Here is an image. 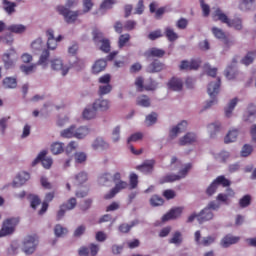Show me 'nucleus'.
<instances>
[{
    "label": "nucleus",
    "mask_w": 256,
    "mask_h": 256,
    "mask_svg": "<svg viewBox=\"0 0 256 256\" xmlns=\"http://www.w3.org/2000/svg\"><path fill=\"white\" fill-rule=\"evenodd\" d=\"M213 19L214 21H221V23H225L228 27H233L236 31H241L243 29V21L241 18H234L231 20L219 8L215 10Z\"/></svg>",
    "instance_id": "f257e3e1"
},
{
    "label": "nucleus",
    "mask_w": 256,
    "mask_h": 256,
    "mask_svg": "<svg viewBox=\"0 0 256 256\" xmlns=\"http://www.w3.org/2000/svg\"><path fill=\"white\" fill-rule=\"evenodd\" d=\"M193 165L191 163H188L184 166L183 169L179 171V174H168L160 179L161 185L163 183H173L175 181H181V179H185L187 177V173L191 171Z\"/></svg>",
    "instance_id": "f03ea898"
},
{
    "label": "nucleus",
    "mask_w": 256,
    "mask_h": 256,
    "mask_svg": "<svg viewBox=\"0 0 256 256\" xmlns=\"http://www.w3.org/2000/svg\"><path fill=\"white\" fill-rule=\"evenodd\" d=\"M19 225V218H7L2 223V228L0 229V238L7 237L8 235H13L15 233V227Z\"/></svg>",
    "instance_id": "7ed1b4c3"
},
{
    "label": "nucleus",
    "mask_w": 256,
    "mask_h": 256,
    "mask_svg": "<svg viewBox=\"0 0 256 256\" xmlns=\"http://www.w3.org/2000/svg\"><path fill=\"white\" fill-rule=\"evenodd\" d=\"M39 245V238L37 235H29L24 238L22 251L25 255H32L35 253L37 246Z\"/></svg>",
    "instance_id": "20e7f679"
},
{
    "label": "nucleus",
    "mask_w": 256,
    "mask_h": 256,
    "mask_svg": "<svg viewBox=\"0 0 256 256\" xmlns=\"http://www.w3.org/2000/svg\"><path fill=\"white\" fill-rule=\"evenodd\" d=\"M94 43H101L100 51L109 53L111 51V41L103 36V32L95 29L92 32Z\"/></svg>",
    "instance_id": "39448f33"
},
{
    "label": "nucleus",
    "mask_w": 256,
    "mask_h": 256,
    "mask_svg": "<svg viewBox=\"0 0 256 256\" xmlns=\"http://www.w3.org/2000/svg\"><path fill=\"white\" fill-rule=\"evenodd\" d=\"M221 88V78H217V81L215 83L211 82L208 84V95L211 97L212 100L208 101L204 109H209L211 105L214 103H217V95H219V89Z\"/></svg>",
    "instance_id": "423d86ee"
},
{
    "label": "nucleus",
    "mask_w": 256,
    "mask_h": 256,
    "mask_svg": "<svg viewBox=\"0 0 256 256\" xmlns=\"http://www.w3.org/2000/svg\"><path fill=\"white\" fill-rule=\"evenodd\" d=\"M76 207H77V198L71 197L70 199H68L67 202L60 205V208L56 215L57 221H61V219L65 217V213H67V211H73V209H75Z\"/></svg>",
    "instance_id": "0eeeda50"
},
{
    "label": "nucleus",
    "mask_w": 256,
    "mask_h": 256,
    "mask_svg": "<svg viewBox=\"0 0 256 256\" xmlns=\"http://www.w3.org/2000/svg\"><path fill=\"white\" fill-rule=\"evenodd\" d=\"M57 11L60 15L64 16V20L68 24L75 23L77 17H79L81 15V12L71 11V10H69V8H67L65 6H58Z\"/></svg>",
    "instance_id": "6e6552de"
},
{
    "label": "nucleus",
    "mask_w": 256,
    "mask_h": 256,
    "mask_svg": "<svg viewBox=\"0 0 256 256\" xmlns=\"http://www.w3.org/2000/svg\"><path fill=\"white\" fill-rule=\"evenodd\" d=\"M115 186L104 196V199L109 200L113 199L117 193H121L124 189L129 187V183L127 181L120 180L119 182H114Z\"/></svg>",
    "instance_id": "1a4fd4ad"
},
{
    "label": "nucleus",
    "mask_w": 256,
    "mask_h": 256,
    "mask_svg": "<svg viewBox=\"0 0 256 256\" xmlns=\"http://www.w3.org/2000/svg\"><path fill=\"white\" fill-rule=\"evenodd\" d=\"M39 161H41L44 169H51V165H53V159L47 157L46 150H43L38 154L37 158L32 162L33 167H35Z\"/></svg>",
    "instance_id": "9d476101"
},
{
    "label": "nucleus",
    "mask_w": 256,
    "mask_h": 256,
    "mask_svg": "<svg viewBox=\"0 0 256 256\" xmlns=\"http://www.w3.org/2000/svg\"><path fill=\"white\" fill-rule=\"evenodd\" d=\"M46 37H48L47 47L51 51H55V49H57V43H59V41L63 40V36H61V35H59L57 38H55L53 29H48L46 31Z\"/></svg>",
    "instance_id": "9b49d317"
},
{
    "label": "nucleus",
    "mask_w": 256,
    "mask_h": 256,
    "mask_svg": "<svg viewBox=\"0 0 256 256\" xmlns=\"http://www.w3.org/2000/svg\"><path fill=\"white\" fill-rule=\"evenodd\" d=\"M194 241L198 245H202L203 247H209V245H213V243H215V237L207 236L201 240V231L197 230L194 233Z\"/></svg>",
    "instance_id": "f8f14e48"
},
{
    "label": "nucleus",
    "mask_w": 256,
    "mask_h": 256,
    "mask_svg": "<svg viewBox=\"0 0 256 256\" xmlns=\"http://www.w3.org/2000/svg\"><path fill=\"white\" fill-rule=\"evenodd\" d=\"M136 169L144 175H151V173H153V170L155 169V160H146L141 165H138Z\"/></svg>",
    "instance_id": "ddd939ff"
},
{
    "label": "nucleus",
    "mask_w": 256,
    "mask_h": 256,
    "mask_svg": "<svg viewBox=\"0 0 256 256\" xmlns=\"http://www.w3.org/2000/svg\"><path fill=\"white\" fill-rule=\"evenodd\" d=\"M51 68L53 71H61L64 77L69 73V67L64 66L63 60L59 58L51 60Z\"/></svg>",
    "instance_id": "4468645a"
},
{
    "label": "nucleus",
    "mask_w": 256,
    "mask_h": 256,
    "mask_svg": "<svg viewBox=\"0 0 256 256\" xmlns=\"http://www.w3.org/2000/svg\"><path fill=\"white\" fill-rule=\"evenodd\" d=\"M144 57H146V59H151V57H157L158 59H161L165 57V50L157 47H152L144 52Z\"/></svg>",
    "instance_id": "2eb2a0df"
},
{
    "label": "nucleus",
    "mask_w": 256,
    "mask_h": 256,
    "mask_svg": "<svg viewBox=\"0 0 256 256\" xmlns=\"http://www.w3.org/2000/svg\"><path fill=\"white\" fill-rule=\"evenodd\" d=\"M241 240V237L239 236H233L231 234H227L224 236L220 242L221 247H224V249H227V247H231V245H235L236 243H239Z\"/></svg>",
    "instance_id": "dca6fc26"
},
{
    "label": "nucleus",
    "mask_w": 256,
    "mask_h": 256,
    "mask_svg": "<svg viewBox=\"0 0 256 256\" xmlns=\"http://www.w3.org/2000/svg\"><path fill=\"white\" fill-rule=\"evenodd\" d=\"M212 33L214 37H216V39H222L223 41H225V45H227V47H231V45H235V42L233 40L227 39V35H225V32H223L222 29L213 27Z\"/></svg>",
    "instance_id": "f3484780"
},
{
    "label": "nucleus",
    "mask_w": 256,
    "mask_h": 256,
    "mask_svg": "<svg viewBox=\"0 0 256 256\" xmlns=\"http://www.w3.org/2000/svg\"><path fill=\"white\" fill-rule=\"evenodd\" d=\"M163 69H165V64L157 59L146 67L147 73H160Z\"/></svg>",
    "instance_id": "a211bd4d"
},
{
    "label": "nucleus",
    "mask_w": 256,
    "mask_h": 256,
    "mask_svg": "<svg viewBox=\"0 0 256 256\" xmlns=\"http://www.w3.org/2000/svg\"><path fill=\"white\" fill-rule=\"evenodd\" d=\"M181 213H183V208L181 207L173 208L162 217V221L165 223V221H171V219H177L178 217H181Z\"/></svg>",
    "instance_id": "6ab92c4d"
},
{
    "label": "nucleus",
    "mask_w": 256,
    "mask_h": 256,
    "mask_svg": "<svg viewBox=\"0 0 256 256\" xmlns=\"http://www.w3.org/2000/svg\"><path fill=\"white\" fill-rule=\"evenodd\" d=\"M145 83V80L143 79V77H137L135 80V85L137 88V91H143L145 89V91H155V89L157 88L154 84L151 85H146L144 86L143 84Z\"/></svg>",
    "instance_id": "aec40b11"
},
{
    "label": "nucleus",
    "mask_w": 256,
    "mask_h": 256,
    "mask_svg": "<svg viewBox=\"0 0 256 256\" xmlns=\"http://www.w3.org/2000/svg\"><path fill=\"white\" fill-rule=\"evenodd\" d=\"M184 131H187V121H185V120H183L176 127L171 129V131H170L171 139H175V137H177V135H179V133H184Z\"/></svg>",
    "instance_id": "412c9836"
},
{
    "label": "nucleus",
    "mask_w": 256,
    "mask_h": 256,
    "mask_svg": "<svg viewBox=\"0 0 256 256\" xmlns=\"http://www.w3.org/2000/svg\"><path fill=\"white\" fill-rule=\"evenodd\" d=\"M107 67V60L105 59H98L92 66V73L94 75H99L102 73L104 69Z\"/></svg>",
    "instance_id": "4be33fe9"
},
{
    "label": "nucleus",
    "mask_w": 256,
    "mask_h": 256,
    "mask_svg": "<svg viewBox=\"0 0 256 256\" xmlns=\"http://www.w3.org/2000/svg\"><path fill=\"white\" fill-rule=\"evenodd\" d=\"M213 219V212L209 208L203 209L199 214H198V222L205 223V221H211Z\"/></svg>",
    "instance_id": "5701e85b"
},
{
    "label": "nucleus",
    "mask_w": 256,
    "mask_h": 256,
    "mask_svg": "<svg viewBox=\"0 0 256 256\" xmlns=\"http://www.w3.org/2000/svg\"><path fill=\"white\" fill-rule=\"evenodd\" d=\"M195 141H197V135H195V133L189 132L184 137L180 138L179 145H191V143H195Z\"/></svg>",
    "instance_id": "b1692460"
},
{
    "label": "nucleus",
    "mask_w": 256,
    "mask_h": 256,
    "mask_svg": "<svg viewBox=\"0 0 256 256\" xmlns=\"http://www.w3.org/2000/svg\"><path fill=\"white\" fill-rule=\"evenodd\" d=\"M2 7L5 13H7L8 15H13V13H15L17 3L11 2L9 0H2Z\"/></svg>",
    "instance_id": "393cba45"
},
{
    "label": "nucleus",
    "mask_w": 256,
    "mask_h": 256,
    "mask_svg": "<svg viewBox=\"0 0 256 256\" xmlns=\"http://www.w3.org/2000/svg\"><path fill=\"white\" fill-rule=\"evenodd\" d=\"M93 107L96 111H107L110 107L109 100L98 99L93 103Z\"/></svg>",
    "instance_id": "a878e982"
},
{
    "label": "nucleus",
    "mask_w": 256,
    "mask_h": 256,
    "mask_svg": "<svg viewBox=\"0 0 256 256\" xmlns=\"http://www.w3.org/2000/svg\"><path fill=\"white\" fill-rule=\"evenodd\" d=\"M150 13H155L156 19H161V16L165 14L166 8L161 7L157 9V4L156 2H152L149 5Z\"/></svg>",
    "instance_id": "bb28decb"
},
{
    "label": "nucleus",
    "mask_w": 256,
    "mask_h": 256,
    "mask_svg": "<svg viewBox=\"0 0 256 256\" xmlns=\"http://www.w3.org/2000/svg\"><path fill=\"white\" fill-rule=\"evenodd\" d=\"M168 87L172 91H181V89H183V81H181L179 78H172L168 82Z\"/></svg>",
    "instance_id": "cd10ccee"
},
{
    "label": "nucleus",
    "mask_w": 256,
    "mask_h": 256,
    "mask_svg": "<svg viewBox=\"0 0 256 256\" xmlns=\"http://www.w3.org/2000/svg\"><path fill=\"white\" fill-rule=\"evenodd\" d=\"M256 109H255V106H254V109H253V105H250L248 107V111L246 112V115H244V121L246 123H253L256 119Z\"/></svg>",
    "instance_id": "c85d7f7f"
},
{
    "label": "nucleus",
    "mask_w": 256,
    "mask_h": 256,
    "mask_svg": "<svg viewBox=\"0 0 256 256\" xmlns=\"http://www.w3.org/2000/svg\"><path fill=\"white\" fill-rule=\"evenodd\" d=\"M50 151L53 155H61V153L65 151V144L61 142H54L50 147Z\"/></svg>",
    "instance_id": "c756f323"
},
{
    "label": "nucleus",
    "mask_w": 256,
    "mask_h": 256,
    "mask_svg": "<svg viewBox=\"0 0 256 256\" xmlns=\"http://www.w3.org/2000/svg\"><path fill=\"white\" fill-rule=\"evenodd\" d=\"M74 133L76 139H84V137L89 135V128H87V126H82L80 128L74 126Z\"/></svg>",
    "instance_id": "7c9ffc66"
},
{
    "label": "nucleus",
    "mask_w": 256,
    "mask_h": 256,
    "mask_svg": "<svg viewBox=\"0 0 256 256\" xmlns=\"http://www.w3.org/2000/svg\"><path fill=\"white\" fill-rule=\"evenodd\" d=\"M12 54L6 53L2 56L5 69H13L15 67V60L11 58Z\"/></svg>",
    "instance_id": "2f4dec72"
},
{
    "label": "nucleus",
    "mask_w": 256,
    "mask_h": 256,
    "mask_svg": "<svg viewBox=\"0 0 256 256\" xmlns=\"http://www.w3.org/2000/svg\"><path fill=\"white\" fill-rule=\"evenodd\" d=\"M256 53L253 51L248 52L240 61L242 65L249 67L255 61Z\"/></svg>",
    "instance_id": "473e14b6"
},
{
    "label": "nucleus",
    "mask_w": 256,
    "mask_h": 256,
    "mask_svg": "<svg viewBox=\"0 0 256 256\" xmlns=\"http://www.w3.org/2000/svg\"><path fill=\"white\" fill-rule=\"evenodd\" d=\"M237 103H239L238 98H234L228 103L227 107L224 109L226 117H231L235 107H237Z\"/></svg>",
    "instance_id": "72a5a7b5"
},
{
    "label": "nucleus",
    "mask_w": 256,
    "mask_h": 256,
    "mask_svg": "<svg viewBox=\"0 0 256 256\" xmlns=\"http://www.w3.org/2000/svg\"><path fill=\"white\" fill-rule=\"evenodd\" d=\"M63 139H73L75 137V125L70 126L60 132Z\"/></svg>",
    "instance_id": "f704fd0d"
},
{
    "label": "nucleus",
    "mask_w": 256,
    "mask_h": 256,
    "mask_svg": "<svg viewBox=\"0 0 256 256\" xmlns=\"http://www.w3.org/2000/svg\"><path fill=\"white\" fill-rule=\"evenodd\" d=\"M97 115V110L94 106L85 108L82 117L87 120L95 119V116Z\"/></svg>",
    "instance_id": "c9c22d12"
},
{
    "label": "nucleus",
    "mask_w": 256,
    "mask_h": 256,
    "mask_svg": "<svg viewBox=\"0 0 256 256\" xmlns=\"http://www.w3.org/2000/svg\"><path fill=\"white\" fill-rule=\"evenodd\" d=\"M44 47H45V44H43V39L41 38H37L31 44L33 53H39L43 51Z\"/></svg>",
    "instance_id": "e433bc0d"
},
{
    "label": "nucleus",
    "mask_w": 256,
    "mask_h": 256,
    "mask_svg": "<svg viewBox=\"0 0 256 256\" xmlns=\"http://www.w3.org/2000/svg\"><path fill=\"white\" fill-rule=\"evenodd\" d=\"M131 41V34L125 33V34H120L118 38V47L119 49H123V47H127V43Z\"/></svg>",
    "instance_id": "4c0bfd02"
},
{
    "label": "nucleus",
    "mask_w": 256,
    "mask_h": 256,
    "mask_svg": "<svg viewBox=\"0 0 256 256\" xmlns=\"http://www.w3.org/2000/svg\"><path fill=\"white\" fill-rule=\"evenodd\" d=\"M138 223L139 221L134 220L130 224H127V223L120 224L118 227V230L120 231V233H129V231H131V229H133V227H135V225H137Z\"/></svg>",
    "instance_id": "58836bf2"
},
{
    "label": "nucleus",
    "mask_w": 256,
    "mask_h": 256,
    "mask_svg": "<svg viewBox=\"0 0 256 256\" xmlns=\"http://www.w3.org/2000/svg\"><path fill=\"white\" fill-rule=\"evenodd\" d=\"M237 137H239V130H237V129L231 130L226 135L224 142L225 143H235V141H237Z\"/></svg>",
    "instance_id": "ea45409f"
},
{
    "label": "nucleus",
    "mask_w": 256,
    "mask_h": 256,
    "mask_svg": "<svg viewBox=\"0 0 256 256\" xmlns=\"http://www.w3.org/2000/svg\"><path fill=\"white\" fill-rule=\"evenodd\" d=\"M92 148L97 149H109V144L103 141V138H96L92 143Z\"/></svg>",
    "instance_id": "a19ab883"
},
{
    "label": "nucleus",
    "mask_w": 256,
    "mask_h": 256,
    "mask_svg": "<svg viewBox=\"0 0 256 256\" xmlns=\"http://www.w3.org/2000/svg\"><path fill=\"white\" fill-rule=\"evenodd\" d=\"M28 201H30V206L32 209H37V207H39V205H41V198H39V196L34 195V194H29L27 196Z\"/></svg>",
    "instance_id": "79ce46f5"
},
{
    "label": "nucleus",
    "mask_w": 256,
    "mask_h": 256,
    "mask_svg": "<svg viewBox=\"0 0 256 256\" xmlns=\"http://www.w3.org/2000/svg\"><path fill=\"white\" fill-rule=\"evenodd\" d=\"M164 33L165 37L170 42L177 41V39H179V36L177 35V33H175V30H173V28L171 27H166Z\"/></svg>",
    "instance_id": "37998d69"
},
{
    "label": "nucleus",
    "mask_w": 256,
    "mask_h": 256,
    "mask_svg": "<svg viewBox=\"0 0 256 256\" xmlns=\"http://www.w3.org/2000/svg\"><path fill=\"white\" fill-rule=\"evenodd\" d=\"M136 104L139 105V107H151V99H149L147 95H142L137 98Z\"/></svg>",
    "instance_id": "c03bdc74"
},
{
    "label": "nucleus",
    "mask_w": 256,
    "mask_h": 256,
    "mask_svg": "<svg viewBox=\"0 0 256 256\" xmlns=\"http://www.w3.org/2000/svg\"><path fill=\"white\" fill-rule=\"evenodd\" d=\"M3 85L6 87V89H15L17 87V78L6 77L3 80Z\"/></svg>",
    "instance_id": "a18cd8bd"
},
{
    "label": "nucleus",
    "mask_w": 256,
    "mask_h": 256,
    "mask_svg": "<svg viewBox=\"0 0 256 256\" xmlns=\"http://www.w3.org/2000/svg\"><path fill=\"white\" fill-rule=\"evenodd\" d=\"M214 181L218 187L219 185L222 187H231V180L227 179L224 175L218 176Z\"/></svg>",
    "instance_id": "49530a36"
},
{
    "label": "nucleus",
    "mask_w": 256,
    "mask_h": 256,
    "mask_svg": "<svg viewBox=\"0 0 256 256\" xmlns=\"http://www.w3.org/2000/svg\"><path fill=\"white\" fill-rule=\"evenodd\" d=\"M7 29L8 31H10V33L20 34V33H25V30L27 28L22 24H13V25H10Z\"/></svg>",
    "instance_id": "de8ad7c7"
},
{
    "label": "nucleus",
    "mask_w": 256,
    "mask_h": 256,
    "mask_svg": "<svg viewBox=\"0 0 256 256\" xmlns=\"http://www.w3.org/2000/svg\"><path fill=\"white\" fill-rule=\"evenodd\" d=\"M221 131V123L215 122L208 125V132L210 133V137H213L215 133H219Z\"/></svg>",
    "instance_id": "09e8293b"
},
{
    "label": "nucleus",
    "mask_w": 256,
    "mask_h": 256,
    "mask_svg": "<svg viewBox=\"0 0 256 256\" xmlns=\"http://www.w3.org/2000/svg\"><path fill=\"white\" fill-rule=\"evenodd\" d=\"M30 177L31 176L29 175V173L21 172L16 177V183H18L19 185H25V182L29 181Z\"/></svg>",
    "instance_id": "8fccbe9b"
},
{
    "label": "nucleus",
    "mask_w": 256,
    "mask_h": 256,
    "mask_svg": "<svg viewBox=\"0 0 256 256\" xmlns=\"http://www.w3.org/2000/svg\"><path fill=\"white\" fill-rule=\"evenodd\" d=\"M251 205V196L249 194L244 195L240 200H239V207L241 209H245Z\"/></svg>",
    "instance_id": "3c124183"
},
{
    "label": "nucleus",
    "mask_w": 256,
    "mask_h": 256,
    "mask_svg": "<svg viewBox=\"0 0 256 256\" xmlns=\"http://www.w3.org/2000/svg\"><path fill=\"white\" fill-rule=\"evenodd\" d=\"M129 185L130 189H137V186L139 185V176L135 173H131L129 177Z\"/></svg>",
    "instance_id": "603ef678"
},
{
    "label": "nucleus",
    "mask_w": 256,
    "mask_h": 256,
    "mask_svg": "<svg viewBox=\"0 0 256 256\" xmlns=\"http://www.w3.org/2000/svg\"><path fill=\"white\" fill-rule=\"evenodd\" d=\"M169 243L173 244V245H181V243H183V238L181 237V232L176 231L172 238L169 240Z\"/></svg>",
    "instance_id": "864d4df0"
},
{
    "label": "nucleus",
    "mask_w": 256,
    "mask_h": 256,
    "mask_svg": "<svg viewBox=\"0 0 256 256\" xmlns=\"http://www.w3.org/2000/svg\"><path fill=\"white\" fill-rule=\"evenodd\" d=\"M163 203H165V201L163 200V198H161V196L153 195L150 198V204L152 205V207H159L163 205Z\"/></svg>",
    "instance_id": "5fc2aeb1"
},
{
    "label": "nucleus",
    "mask_w": 256,
    "mask_h": 256,
    "mask_svg": "<svg viewBox=\"0 0 256 256\" xmlns=\"http://www.w3.org/2000/svg\"><path fill=\"white\" fill-rule=\"evenodd\" d=\"M145 123L147 127H151V125H155L157 123V113L152 112L151 114L146 116Z\"/></svg>",
    "instance_id": "6e6d98bb"
},
{
    "label": "nucleus",
    "mask_w": 256,
    "mask_h": 256,
    "mask_svg": "<svg viewBox=\"0 0 256 256\" xmlns=\"http://www.w3.org/2000/svg\"><path fill=\"white\" fill-rule=\"evenodd\" d=\"M255 4V0H242L240 3V9L242 11H249Z\"/></svg>",
    "instance_id": "4d7b16f0"
},
{
    "label": "nucleus",
    "mask_w": 256,
    "mask_h": 256,
    "mask_svg": "<svg viewBox=\"0 0 256 256\" xmlns=\"http://www.w3.org/2000/svg\"><path fill=\"white\" fill-rule=\"evenodd\" d=\"M36 68H37V64H32L30 66H27V65L20 66V70L22 71V73H25V75H31V73H33Z\"/></svg>",
    "instance_id": "13d9d810"
},
{
    "label": "nucleus",
    "mask_w": 256,
    "mask_h": 256,
    "mask_svg": "<svg viewBox=\"0 0 256 256\" xmlns=\"http://www.w3.org/2000/svg\"><path fill=\"white\" fill-rule=\"evenodd\" d=\"M225 77H227L229 80L235 79L237 77V72L235 71L234 66H228L225 70Z\"/></svg>",
    "instance_id": "bf43d9fd"
},
{
    "label": "nucleus",
    "mask_w": 256,
    "mask_h": 256,
    "mask_svg": "<svg viewBox=\"0 0 256 256\" xmlns=\"http://www.w3.org/2000/svg\"><path fill=\"white\" fill-rule=\"evenodd\" d=\"M54 233L56 237H63V235H67V228L61 226V224H57L54 228Z\"/></svg>",
    "instance_id": "052dcab7"
},
{
    "label": "nucleus",
    "mask_w": 256,
    "mask_h": 256,
    "mask_svg": "<svg viewBox=\"0 0 256 256\" xmlns=\"http://www.w3.org/2000/svg\"><path fill=\"white\" fill-rule=\"evenodd\" d=\"M253 153V146L245 144L240 152L241 157H249Z\"/></svg>",
    "instance_id": "680f3d73"
},
{
    "label": "nucleus",
    "mask_w": 256,
    "mask_h": 256,
    "mask_svg": "<svg viewBox=\"0 0 256 256\" xmlns=\"http://www.w3.org/2000/svg\"><path fill=\"white\" fill-rule=\"evenodd\" d=\"M219 186H217V183L215 182V180H213V182L207 187L206 189V194L211 197L212 195H215V193H217V189Z\"/></svg>",
    "instance_id": "e2e57ef3"
},
{
    "label": "nucleus",
    "mask_w": 256,
    "mask_h": 256,
    "mask_svg": "<svg viewBox=\"0 0 256 256\" xmlns=\"http://www.w3.org/2000/svg\"><path fill=\"white\" fill-rule=\"evenodd\" d=\"M113 86L111 84L101 85L99 86V95H107L111 93Z\"/></svg>",
    "instance_id": "0e129e2a"
},
{
    "label": "nucleus",
    "mask_w": 256,
    "mask_h": 256,
    "mask_svg": "<svg viewBox=\"0 0 256 256\" xmlns=\"http://www.w3.org/2000/svg\"><path fill=\"white\" fill-rule=\"evenodd\" d=\"M75 179L78 185H83V183H85V181L88 179L87 173L80 172L75 176Z\"/></svg>",
    "instance_id": "69168bd1"
},
{
    "label": "nucleus",
    "mask_w": 256,
    "mask_h": 256,
    "mask_svg": "<svg viewBox=\"0 0 256 256\" xmlns=\"http://www.w3.org/2000/svg\"><path fill=\"white\" fill-rule=\"evenodd\" d=\"M137 27V21L135 20H127L124 23V30L125 31H133Z\"/></svg>",
    "instance_id": "338daca9"
},
{
    "label": "nucleus",
    "mask_w": 256,
    "mask_h": 256,
    "mask_svg": "<svg viewBox=\"0 0 256 256\" xmlns=\"http://www.w3.org/2000/svg\"><path fill=\"white\" fill-rule=\"evenodd\" d=\"M49 50H43L42 54L40 56V59L38 61V65H45L47 61H49Z\"/></svg>",
    "instance_id": "774afa93"
}]
</instances>
